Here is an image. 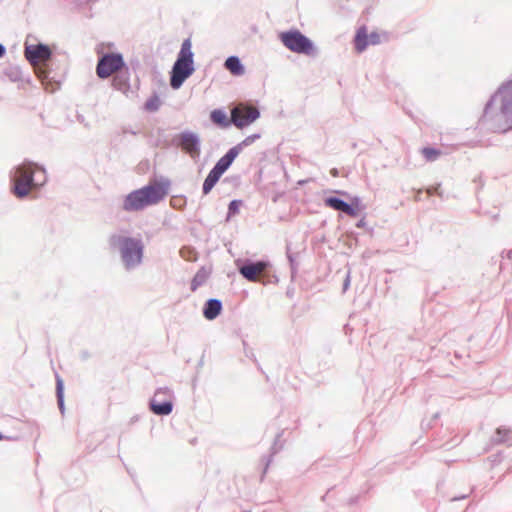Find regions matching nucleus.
Listing matches in <instances>:
<instances>
[{"label":"nucleus","mask_w":512,"mask_h":512,"mask_svg":"<svg viewBox=\"0 0 512 512\" xmlns=\"http://www.w3.org/2000/svg\"><path fill=\"white\" fill-rule=\"evenodd\" d=\"M168 181H154L147 186L128 194L123 202L125 211H139L147 206L155 205L168 194Z\"/></svg>","instance_id":"f257e3e1"},{"label":"nucleus","mask_w":512,"mask_h":512,"mask_svg":"<svg viewBox=\"0 0 512 512\" xmlns=\"http://www.w3.org/2000/svg\"><path fill=\"white\" fill-rule=\"evenodd\" d=\"M500 110L497 115V125L504 130L512 128V80L502 85L492 97L485 109V116L493 117L494 111Z\"/></svg>","instance_id":"f03ea898"},{"label":"nucleus","mask_w":512,"mask_h":512,"mask_svg":"<svg viewBox=\"0 0 512 512\" xmlns=\"http://www.w3.org/2000/svg\"><path fill=\"white\" fill-rule=\"evenodd\" d=\"M192 43L185 39L181 45L177 60L171 71L170 85L173 89H179L184 81L194 72Z\"/></svg>","instance_id":"7ed1b4c3"},{"label":"nucleus","mask_w":512,"mask_h":512,"mask_svg":"<svg viewBox=\"0 0 512 512\" xmlns=\"http://www.w3.org/2000/svg\"><path fill=\"white\" fill-rule=\"evenodd\" d=\"M113 244L120 249L122 260L127 268L134 267L141 262L143 246L139 240L129 237H114Z\"/></svg>","instance_id":"20e7f679"},{"label":"nucleus","mask_w":512,"mask_h":512,"mask_svg":"<svg viewBox=\"0 0 512 512\" xmlns=\"http://www.w3.org/2000/svg\"><path fill=\"white\" fill-rule=\"evenodd\" d=\"M241 152V144H238L221 157L214 168L209 172L203 183V193L208 194L218 182L223 173L230 167L232 162Z\"/></svg>","instance_id":"39448f33"},{"label":"nucleus","mask_w":512,"mask_h":512,"mask_svg":"<svg viewBox=\"0 0 512 512\" xmlns=\"http://www.w3.org/2000/svg\"><path fill=\"white\" fill-rule=\"evenodd\" d=\"M36 169V165L28 163L19 166L14 176V194L22 198L30 193L34 188L35 184L33 181V175Z\"/></svg>","instance_id":"423d86ee"},{"label":"nucleus","mask_w":512,"mask_h":512,"mask_svg":"<svg viewBox=\"0 0 512 512\" xmlns=\"http://www.w3.org/2000/svg\"><path fill=\"white\" fill-rule=\"evenodd\" d=\"M279 38L283 45L292 52L307 55L313 53L312 42L298 30L282 32Z\"/></svg>","instance_id":"0eeeda50"},{"label":"nucleus","mask_w":512,"mask_h":512,"mask_svg":"<svg viewBox=\"0 0 512 512\" xmlns=\"http://www.w3.org/2000/svg\"><path fill=\"white\" fill-rule=\"evenodd\" d=\"M259 116L260 112L257 107L247 103H239L231 110V121L239 129L249 126Z\"/></svg>","instance_id":"6e6552de"},{"label":"nucleus","mask_w":512,"mask_h":512,"mask_svg":"<svg viewBox=\"0 0 512 512\" xmlns=\"http://www.w3.org/2000/svg\"><path fill=\"white\" fill-rule=\"evenodd\" d=\"M123 66L124 60L121 54H105L98 61L96 73L100 78H108L112 74L119 71Z\"/></svg>","instance_id":"1a4fd4ad"},{"label":"nucleus","mask_w":512,"mask_h":512,"mask_svg":"<svg viewBox=\"0 0 512 512\" xmlns=\"http://www.w3.org/2000/svg\"><path fill=\"white\" fill-rule=\"evenodd\" d=\"M150 409L157 415H168L172 411L171 394L168 389H159L150 401Z\"/></svg>","instance_id":"9d476101"},{"label":"nucleus","mask_w":512,"mask_h":512,"mask_svg":"<svg viewBox=\"0 0 512 512\" xmlns=\"http://www.w3.org/2000/svg\"><path fill=\"white\" fill-rule=\"evenodd\" d=\"M324 203L327 207L341 211L350 217H356L361 211L360 201L358 198H354L352 203L348 204L339 198L328 197L324 200Z\"/></svg>","instance_id":"9b49d317"},{"label":"nucleus","mask_w":512,"mask_h":512,"mask_svg":"<svg viewBox=\"0 0 512 512\" xmlns=\"http://www.w3.org/2000/svg\"><path fill=\"white\" fill-rule=\"evenodd\" d=\"M381 42V35L378 32L367 33L365 26L360 27L354 38L355 49L358 53H362L367 46L377 45Z\"/></svg>","instance_id":"f8f14e48"},{"label":"nucleus","mask_w":512,"mask_h":512,"mask_svg":"<svg viewBox=\"0 0 512 512\" xmlns=\"http://www.w3.org/2000/svg\"><path fill=\"white\" fill-rule=\"evenodd\" d=\"M269 264L265 261H258L255 263H248L240 267V274L251 282H257L264 275L267 270Z\"/></svg>","instance_id":"ddd939ff"},{"label":"nucleus","mask_w":512,"mask_h":512,"mask_svg":"<svg viewBox=\"0 0 512 512\" xmlns=\"http://www.w3.org/2000/svg\"><path fill=\"white\" fill-rule=\"evenodd\" d=\"M24 54L26 59L32 65H36L40 62L48 60L51 56V51L48 46L43 44H37L26 46Z\"/></svg>","instance_id":"4468645a"},{"label":"nucleus","mask_w":512,"mask_h":512,"mask_svg":"<svg viewBox=\"0 0 512 512\" xmlns=\"http://www.w3.org/2000/svg\"><path fill=\"white\" fill-rule=\"evenodd\" d=\"M180 146L183 151L192 158H197L200 154L199 140L195 134L183 133L180 135Z\"/></svg>","instance_id":"2eb2a0df"},{"label":"nucleus","mask_w":512,"mask_h":512,"mask_svg":"<svg viewBox=\"0 0 512 512\" xmlns=\"http://www.w3.org/2000/svg\"><path fill=\"white\" fill-rule=\"evenodd\" d=\"M210 120L220 128H228L232 123L226 112L222 109H214L210 112Z\"/></svg>","instance_id":"dca6fc26"},{"label":"nucleus","mask_w":512,"mask_h":512,"mask_svg":"<svg viewBox=\"0 0 512 512\" xmlns=\"http://www.w3.org/2000/svg\"><path fill=\"white\" fill-rule=\"evenodd\" d=\"M221 310V302L217 299H210L204 307L203 315L206 319L213 320L220 314Z\"/></svg>","instance_id":"f3484780"},{"label":"nucleus","mask_w":512,"mask_h":512,"mask_svg":"<svg viewBox=\"0 0 512 512\" xmlns=\"http://www.w3.org/2000/svg\"><path fill=\"white\" fill-rule=\"evenodd\" d=\"M224 65L225 68L233 75L239 76L244 74V67L242 66L240 60L235 56L227 58Z\"/></svg>","instance_id":"a211bd4d"},{"label":"nucleus","mask_w":512,"mask_h":512,"mask_svg":"<svg viewBox=\"0 0 512 512\" xmlns=\"http://www.w3.org/2000/svg\"><path fill=\"white\" fill-rule=\"evenodd\" d=\"M422 155L426 159V161L432 162L438 159L442 155V151L439 149L431 148V147H424L421 150Z\"/></svg>","instance_id":"6ab92c4d"},{"label":"nucleus","mask_w":512,"mask_h":512,"mask_svg":"<svg viewBox=\"0 0 512 512\" xmlns=\"http://www.w3.org/2000/svg\"><path fill=\"white\" fill-rule=\"evenodd\" d=\"M497 434L501 436L498 440L500 442H510L512 441V431L509 429H497Z\"/></svg>","instance_id":"aec40b11"},{"label":"nucleus","mask_w":512,"mask_h":512,"mask_svg":"<svg viewBox=\"0 0 512 512\" xmlns=\"http://www.w3.org/2000/svg\"><path fill=\"white\" fill-rule=\"evenodd\" d=\"M57 397L59 405L63 404V383L60 379L57 380Z\"/></svg>","instance_id":"412c9836"},{"label":"nucleus","mask_w":512,"mask_h":512,"mask_svg":"<svg viewBox=\"0 0 512 512\" xmlns=\"http://www.w3.org/2000/svg\"><path fill=\"white\" fill-rule=\"evenodd\" d=\"M241 202L240 201H237V200H233L230 204H229V211L230 213H237L238 210H239V206H240Z\"/></svg>","instance_id":"4be33fe9"},{"label":"nucleus","mask_w":512,"mask_h":512,"mask_svg":"<svg viewBox=\"0 0 512 512\" xmlns=\"http://www.w3.org/2000/svg\"><path fill=\"white\" fill-rule=\"evenodd\" d=\"M156 102H157V99L155 100V102H154V101H149V102H147V103H146V107H147V109H149V110H155V109H157V103H156Z\"/></svg>","instance_id":"5701e85b"},{"label":"nucleus","mask_w":512,"mask_h":512,"mask_svg":"<svg viewBox=\"0 0 512 512\" xmlns=\"http://www.w3.org/2000/svg\"><path fill=\"white\" fill-rule=\"evenodd\" d=\"M199 284L200 282H198L197 277H195L191 283V290L195 291L198 288Z\"/></svg>","instance_id":"b1692460"},{"label":"nucleus","mask_w":512,"mask_h":512,"mask_svg":"<svg viewBox=\"0 0 512 512\" xmlns=\"http://www.w3.org/2000/svg\"><path fill=\"white\" fill-rule=\"evenodd\" d=\"M254 137H248L246 138L241 144V148L244 146V145H249L250 143H252Z\"/></svg>","instance_id":"393cba45"},{"label":"nucleus","mask_w":512,"mask_h":512,"mask_svg":"<svg viewBox=\"0 0 512 512\" xmlns=\"http://www.w3.org/2000/svg\"><path fill=\"white\" fill-rule=\"evenodd\" d=\"M5 54V48L2 44H0V58Z\"/></svg>","instance_id":"a878e982"},{"label":"nucleus","mask_w":512,"mask_h":512,"mask_svg":"<svg viewBox=\"0 0 512 512\" xmlns=\"http://www.w3.org/2000/svg\"><path fill=\"white\" fill-rule=\"evenodd\" d=\"M180 201H182L181 198H174V199H172L171 203L173 206H176V202H180Z\"/></svg>","instance_id":"bb28decb"},{"label":"nucleus","mask_w":512,"mask_h":512,"mask_svg":"<svg viewBox=\"0 0 512 512\" xmlns=\"http://www.w3.org/2000/svg\"><path fill=\"white\" fill-rule=\"evenodd\" d=\"M331 174H332L333 176H337V171H336V169H333V170L331 171Z\"/></svg>","instance_id":"cd10ccee"},{"label":"nucleus","mask_w":512,"mask_h":512,"mask_svg":"<svg viewBox=\"0 0 512 512\" xmlns=\"http://www.w3.org/2000/svg\"><path fill=\"white\" fill-rule=\"evenodd\" d=\"M427 193H428V195H431V194H432V190H431V189H428V190H427Z\"/></svg>","instance_id":"c85d7f7f"},{"label":"nucleus","mask_w":512,"mask_h":512,"mask_svg":"<svg viewBox=\"0 0 512 512\" xmlns=\"http://www.w3.org/2000/svg\"><path fill=\"white\" fill-rule=\"evenodd\" d=\"M3 439V435L0 433V441Z\"/></svg>","instance_id":"c756f323"}]
</instances>
